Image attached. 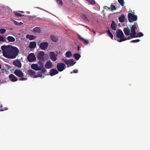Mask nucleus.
I'll use <instances>...</instances> for the list:
<instances>
[{
    "label": "nucleus",
    "instance_id": "f257e3e1",
    "mask_svg": "<svg viewBox=\"0 0 150 150\" xmlns=\"http://www.w3.org/2000/svg\"><path fill=\"white\" fill-rule=\"evenodd\" d=\"M1 49L3 56L9 59L15 58L19 52L17 47L11 45L2 46Z\"/></svg>",
    "mask_w": 150,
    "mask_h": 150
},
{
    "label": "nucleus",
    "instance_id": "f03ea898",
    "mask_svg": "<svg viewBox=\"0 0 150 150\" xmlns=\"http://www.w3.org/2000/svg\"><path fill=\"white\" fill-rule=\"evenodd\" d=\"M40 66H38L37 64H33L31 66V68L35 70H41V72L42 73H44L46 71V69L44 68V64H38Z\"/></svg>",
    "mask_w": 150,
    "mask_h": 150
},
{
    "label": "nucleus",
    "instance_id": "7ed1b4c3",
    "mask_svg": "<svg viewBox=\"0 0 150 150\" xmlns=\"http://www.w3.org/2000/svg\"><path fill=\"white\" fill-rule=\"evenodd\" d=\"M44 55L45 53L43 51H40L38 53L37 55V57L39 61L38 62V64H44V62L45 61Z\"/></svg>",
    "mask_w": 150,
    "mask_h": 150
},
{
    "label": "nucleus",
    "instance_id": "20e7f679",
    "mask_svg": "<svg viewBox=\"0 0 150 150\" xmlns=\"http://www.w3.org/2000/svg\"><path fill=\"white\" fill-rule=\"evenodd\" d=\"M116 35L117 37L120 39L119 40H118L119 42H121L127 40L124 37V34L122 31L120 30H118V31L116 32Z\"/></svg>",
    "mask_w": 150,
    "mask_h": 150
},
{
    "label": "nucleus",
    "instance_id": "39448f33",
    "mask_svg": "<svg viewBox=\"0 0 150 150\" xmlns=\"http://www.w3.org/2000/svg\"><path fill=\"white\" fill-rule=\"evenodd\" d=\"M137 23H135L131 27H131V33L130 34V36L132 38H134V35H136L137 33L136 32V30H137Z\"/></svg>",
    "mask_w": 150,
    "mask_h": 150
},
{
    "label": "nucleus",
    "instance_id": "423d86ee",
    "mask_svg": "<svg viewBox=\"0 0 150 150\" xmlns=\"http://www.w3.org/2000/svg\"><path fill=\"white\" fill-rule=\"evenodd\" d=\"M128 18L129 21L130 23L135 21L137 19V16L131 13H129L128 14Z\"/></svg>",
    "mask_w": 150,
    "mask_h": 150
},
{
    "label": "nucleus",
    "instance_id": "0eeeda50",
    "mask_svg": "<svg viewBox=\"0 0 150 150\" xmlns=\"http://www.w3.org/2000/svg\"><path fill=\"white\" fill-rule=\"evenodd\" d=\"M65 64L67 65V67H69L71 66H73L76 63L74 62L73 59H70L68 60L67 59L63 60Z\"/></svg>",
    "mask_w": 150,
    "mask_h": 150
},
{
    "label": "nucleus",
    "instance_id": "6e6552de",
    "mask_svg": "<svg viewBox=\"0 0 150 150\" xmlns=\"http://www.w3.org/2000/svg\"><path fill=\"white\" fill-rule=\"evenodd\" d=\"M57 69L59 72H62L65 68V64L62 62H59L57 64Z\"/></svg>",
    "mask_w": 150,
    "mask_h": 150
},
{
    "label": "nucleus",
    "instance_id": "1a4fd4ad",
    "mask_svg": "<svg viewBox=\"0 0 150 150\" xmlns=\"http://www.w3.org/2000/svg\"><path fill=\"white\" fill-rule=\"evenodd\" d=\"M28 73L29 75L31 76L33 78H37L39 77H41L42 75L40 74H38L37 75H35V72L32 69H29L28 71Z\"/></svg>",
    "mask_w": 150,
    "mask_h": 150
},
{
    "label": "nucleus",
    "instance_id": "9d476101",
    "mask_svg": "<svg viewBox=\"0 0 150 150\" xmlns=\"http://www.w3.org/2000/svg\"><path fill=\"white\" fill-rule=\"evenodd\" d=\"M27 59L30 62H34L36 60V58L33 53L30 54L27 57Z\"/></svg>",
    "mask_w": 150,
    "mask_h": 150
},
{
    "label": "nucleus",
    "instance_id": "9b49d317",
    "mask_svg": "<svg viewBox=\"0 0 150 150\" xmlns=\"http://www.w3.org/2000/svg\"><path fill=\"white\" fill-rule=\"evenodd\" d=\"M14 73L19 77H23L24 76V74L20 70L16 69L14 72Z\"/></svg>",
    "mask_w": 150,
    "mask_h": 150
},
{
    "label": "nucleus",
    "instance_id": "f8f14e48",
    "mask_svg": "<svg viewBox=\"0 0 150 150\" xmlns=\"http://www.w3.org/2000/svg\"><path fill=\"white\" fill-rule=\"evenodd\" d=\"M50 56L53 62H54L57 60V57L58 55L55 54L54 52H50Z\"/></svg>",
    "mask_w": 150,
    "mask_h": 150
},
{
    "label": "nucleus",
    "instance_id": "ddd939ff",
    "mask_svg": "<svg viewBox=\"0 0 150 150\" xmlns=\"http://www.w3.org/2000/svg\"><path fill=\"white\" fill-rule=\"evenodd\" d=\"M59 72L56 69L53 68L50 70V75L51 76H53L57 74Z\"/></svg>",
    "mask_w": 150,
    "mask_h": 150
},
{
    "label": "nucleus",
    "instance_id": "4468645a",
    "mask_svg": "<svg viewBox=\"0 0 150 150\" xmlns=\"http://www.w3.org/2000/svg\"><path fill=\"white\" fill-rule=\"evenodd\" d=\"M40 48L42 50H45L47 47V42H42L40 44Z\"/></svg>",
    "mask_w": 150,
    "mask_h": 150
},
{
    "label": "nucleus",
    "instance_id": "2eb2a0df",
    "mask_svg": "<svg viewBox=\"0 0 150 150\" xmlns=\"http://www.w3.org/2000/svg\"><path fill=\"white\" fill-rule=\"evenodd\" d=\"M9 78L11 81L13 82H15L18 80L17 78L13 74H11L9 76Z\"/></svg>",
    "mask_w": 150,
    "mask_h": 150
},
{
    "label": "nucleus",
    "instance_id": "dca6fc26",
    "mask_svg": "<svg viewBox=\"0 0 150 150\" xmlns=\"http://www.w3.org/2000/svg\"><path fill=\"white\" fill-rule=\"evenodd\" d=\"M13 64L16 67L21 68L22 66L21 62L18 60L15 61L13 62Z\"/></svg>",
    "mask_w": 150,
    "mask_h": 150
},
{
    "label": "nucleus",
    "instance_id": "f3484780",
    "mask_svg": "<svg viewBox=\"0 0 150 150\" xmlns=\"http://www.w3.org/2000/svg\"><path fill=\"white\" fill-rule=\"evenodd\" d=\"M36 46V43L35 42H30L29 47L30 49H33L35 48Z\"/></svg>",
    "mask_w": 150,
    "mask_h": 150
},
{
    "label": "nucleus",
    "instance_id": "a211bd4d",
    "mask_svg": "<svg viewBox=\"0 0 150 150\" xmlns=\"http://www.w3.org/2000/svg\"><path fill=\"white\" fill-rule=\"evenodd\" d=\"M32 31L35 33H40L41 30L39 27H37L34 28L32 30Z\"/></svg>",
    "mask_w": 150,
    "mask_h": 150
},
{
    "label": "nucleus",
    "instance_id": "6ab92c4d",
    "mask_svg": "<svg viewBox=\"0 0 150 150\" xmlns=\"http://www.w3.org/2000/svg\"><path fill=\"white\" fill-rule=\"evenodd\" d=\"M125 19V17L124 14H122L118 18L120 22L124 23Z\"/></svg>",
    "mask_w": 150,
    "mask_h": 150
},
{
    "label": "nucleus",
    "instance_id": "aec40b11",
    "mask_svg": "<svg viewBox=\"0 0 150 150\" xmlns=\"http://www.w3.org/2000/svg\"><path fill=\"white\" fill-rule=\"evenodd\" d=\"M6 39L9 42H14L15 41V38L11 36H8Z\"/></svg>",
    "mask_w": 150,
    "mask_h": 150
},
{
    "label": "nucleus",
    "instance_id": "412c9836",
    "mask_svg": "<svg viewBox=\"0 0 150 150\" xmlns=\"http://www.w3.org/2000/svg\"><path fill=\"white\" fill-rule=\"evenodd\" d=\"M123 31L125 35H130V30L129 29V28L127 27V28H125L124 29Z\"/></svg>",
    "mask_w": 150,
    "mask_h": 150
},
{
    "label": "nucleus",
    "instance_id": "4be33fe9",
    "mask_svg": "<svg viewBox=\"0 0 150 150\" xmlns=\"http://www.w3.org/2000/svg\"><path fill=\"white\" fill-rule=\"evenodd\" d=\"M50 39L53 41L56 42L58 41V37L55 36H54V35H51L50 36Z\"/></svg>",
    "mask_w": 150,
    "mask_h": 150
},
{
    "label": "nucleus",
    "instance_id": "5701e85b",
    "mask_svg": "<svg viewBox=\"0 0 150 150\" xmlns=\"http://www.w3.org/2000/svg\"><path fill=\"white\" fill-rule=\"evenodd\" d=\"M13 13L15 16L17 17H21L23 16L25 17L24 15L21 14L17 12L14 11L13 12Z\"/></svg>",
    "mask_w": 150,
    "mask_h": 150
},
{
    "label": "nucleus",
    "instance_id": "b1692460",
    "mask_svg": "<svg viewBox=\"0 0 150 150\" xmlns=\"http://www.w3.org/2000/svg\"><path fill=\"white\" fill-rule=\"evenodd\" d=\"M27 38H29L30 40H34L35 38V37L32 35H27L26 36Z\"/></svg>",
    "mask_w": 150,
    "mask_h": 150
},
{
    "label": "nucleus",
    "instance_id": "393cba45",
    "mask_svg": "<svg viewBox=\"0 0 150 150\" xmlns=\"http://www.w3.org/2000/svg\"><path fill=\"white\" fill-rule=\"evenodd\" d=\"M53 67L52 63L50 61H47V69H51Z\"/></svg>",
    "mask_w": 150,
    "mask_h": 150
},
{
    "label": "nucleus",
    "instance_id": "a878e982",
    "mask_svg": "<svg viewBox=\"0 0 150 150\" xmlns=\"http://www.w3.org/2000/svg\"><path fill=\"white\" fill-rule=\"evenodd\" d=\"M116 25L115 23L114 22V21H112L111 25V28L112 29L114 30H116Z\"/></svg>",
    "mask_w": 150,
    "mask_h": 150
},
{
    "label": "nucleus",
    "instance_id": "bb28decb",
    "mask_svg": "<svg viewBox=\"0 0 150 150\" xmlns=\"http://www.w3.org/2000/svg\"><path fill=\"white\" fill-rule=\"evenodd\" d=\"M78 37L80 40L83 41L86 44H88L89 43V42L88 40L84 39L81 37L79 35L78 36Z\"/></svg>",
    "mask_w": 150,
    "mask_h": 150
},
{
    "label": "nucleus",
    "instance_id": "cd10ccee",
    "mask_svg": "<svg viewBox=\"0 0 150 150\" xmlns=\"http://www.w3.org/2000/svg\"><path fill=\"white\" fill-rule=\"evenodd\" d=\"M74 57L76 59L78 60L81 57V55L80 54L78 53H75L73 55Z\"/></svg>",
    "mask_w": 150,
    "mask_h": 150
},
{
    "label": "nucleus",
    "instance_id": "c85d7f7f",
    "mask_svg": "<svg viewBox=\"0 0 150 150\" xmlns=\"http://www.w3.org/2000/svg\"><path fill=\"white\" fill-rule=\"evenodd\" d=\"M65 56L67 58H70L72 56V54L70 51H68L66 53Z\"/></svg>",
    "mask_w": 150,
    "mask_h": 150
},
{
    "label": "nucleus",
    "instance_id": "c756f323",
    "mask_svg": "<svg viewBox=\"0 0 150 150\" xmlns=\"http://www.w3.org/2000/svg\"><path fill=\"white\" fill-rule=\"evenodd\" d=\"M81 18L85 21H87L88 22H89V20L88 19L87 17L86 16L85 14H82L81 16Z\"/></svg>",
    "mask_w": 150,
    "mask_h": 150
},
{
    "label": "nucleus",
    "instance_id": "7c9ffc66",
    "mask_svg": "<svg viewBox=\"0 0 150 150\" xmlns=\"http://www.w3.org/2000/svg\"><path fill=\"white\" fill-rule=\"evenodd\" d=\"M137 35H134V38L142 37L144 35V34L140 32L137 33Z\"/></svg>",
    "mask_w": 150,
    "mask_h": 150
},
{
    "label": "nucleus",
    "instance_id": "2f4dec72",
    "mask_svg": "<svg viewBox=\"0 0 150 150\" xmlns=\"http://www.w3.org/2000/svg\"><path fill=\"white\" fill-rule=\"evenodd\" d=\"M13 22L16 25L20 26V25H22L23 24V23L21 22L20 23H19L18 22H17L16 21H15V20H13Z\"/></svg>",
    "mask_w": 150,
    "mask_h": 150
},
{
    "label": "nucleus",
    "instance_id": "473e14b6",
    "mask_svg": "<svg viewBox=\"0 0 150 150\" xmlns=\"http://www.w3.org/2000/svg\"><path fill=\"white\" fill-rule=\"evenodd\" d=\"M118 1L120 4L122 6H123L125 4L124 0H118Z\"/></svg>",
    "mask_w": 150,
    "mask_h": 150
},
{
    "label": "nucleus",
    "instance_id": "72a5a7b5",
    "mask_svg": "<svg viewBox=\"0 0 150 150\" xmlns=\"http://www.w3.org/2000/svg\"><path fill=\"white\" fill-rule=\"evenodd\" d=\"M8 108H2V104L0 105V111H2L5 110H7Z\"/></svg>",
    "mask_w": 150,
    "mask_h": 150
},
{
    "label": "nucleus",
    "instance_id": "f704fd0d",
    "mask_svg": "<svg viewBox=\"0 0 150 150\" xmlns=\"http://www.w3.org/2000/svg\"><path fill=\"white\" fill-rule=\"evenodd\" d=\"M56 1L59 6H62L63 5V2L62 0H57Z\"/></svg>",
    "mask_w": 150,
    "mask_h": 150
},
{
    "label": "nucleus",
    "instance_id": "c9c22d12",
    "mask_svg": "<svg viewBox=\"0 0 150 150\" xmlns=\"http://www.w3.org/2000/svg\"><path fill=\"white\" fill-rule=\"evenodd\" d=\"M86 1H88L91 4L94 5L96 4L94 0H86Z\"/></svg>",
    "mask_w": 150,
    "mask_h": 150
},
{
    "label": "nucleus",
    "instance_id": "e433bc0d",
    "mask_svg": "<svg viewBox=\"0 0 150 150\" xmlns=\"http://www.w3.org/2000/svg\"><path fill=\"white\" fill-rule=\"evenodd\" d=\"M117 8L114 5L111 4V10L113 11V10H117Z\"/></svg>",
    "mask_w": 150,
    "mask_h": 150
},
{
    "label": "nucleus",
    "instance_id": "4c0bfd02",
    "mask_svg": "<svg viewBox=\"0 0 150 150\" xmlns=\"http://www.w3.org/2000/svg\"><path fill=\"white\" fill-rule=\"evenodd\" d=\"M6 30L4 28L0 29V33L1 34H4L5 33Z\"/></svg>",
    "mask_w": 150,
    "mask_h": 150
},
{
    "label": "nucleus",
    "instance_id": "58836bf2",
    "mask_svg": "<svg viewBox=\"0 0 150 150\" xmlns=\"http://www.w3.org/2000/svg\"><path fill=\"white\" fill-rule=\"evenodd\" d=\"M6 40L5 39V38L0 36V41L3 42H4L6 41Z\"/></svg>",
    "mask_w": 150,
    "mask_h": 150
},
{
    "label": "nucleus",
    "instance_id": "ea45409f",
    "mask_svg": "<svg viewBox=\"0 0 150 150\" xmlns=\"http://www.w3.org/2000/svg\"><path fill=\"white\" fill-rule=\"evenodd\" d=\"M108 35L110 36V37L111 38V39H113V35L111 32L110 33H109L108 34Z\"/></svg>",
    "mask_w": 150,
    "mask_h": 150
},
{
    "label": "nucleus",
    "instance_id": "a19ab883",
    "mask_svg": "<svg viewBox=\"0 0 150 150\" xmlns=\"http://www.w3.org/2000/svg\"><path fill=\"white\" fill-rule=\"evenodd\" d=\"M140 40L139 39H137L135 40H132L131 41V42H138Z\"/></svg>",
    "mask_w": 150,
    "mask_h": 150
},
{
    "label": "nucleus",
    "instance_id": "79ce46f5",
    "mask_svg": "<svg viewBox=\"0 0 150 150\" xmlns=\"http://www.w3.org/2000/svg\"><path fill=\"white\" fill-rule=\"evenodd\" d=\"M21 78H20L19 80L20 81H23L26 80L27 79L26 78H24L23 77H21Z\"/></svg>",
    "mask_w": 150,
    "mask_h": 150
},
{
    "label": "nucleus",
    "instance_id": "37998d69",
    "mask_svg": "<svg viewBox=\"0 0 150 150\" xmlns=\"http://www.w3.org/2000/svg\"><path fill=\"white\" fill-rule=\"evenodd\" d=\"M78 72V69H75L73 70V73H77Z\"/></svg>",
    "mask_w": 150,
    "mask_h": 150
},
{
    "label": "nucleus",
    "instance_id": "c03bdc74",
    "mask_svg": "<svg viewBox=\"0 0 150 150\" xmlns=\"http://www.w3.org/2000/svg\"><path fill=\"white\" fill-rule=\"evenodd\" d=\"M80 47H79V46H78L77 47V50H78V51H79V50H80Z\"/></svg>",
    "mask_w": 150,
    "mask_h": 150
},
{
    "label": "nucleus",
    "instance_id": "a18cd8bd",
    "mask_svg": "<svg viewBox=\"0 0 150 150\" xmlns=\"http://www.w3.org/2000/svg\"><path fill=\"white\" fill-rule=\"evenodd\" d=\"M107 33H108H108H110L111 32H110V30H108L107 31Z\"/></svg>",
    "mask_w": 150,
    "mask_h": 150
},
{
    "label": "nucleus",
    "instance_id": "49530a36",
    "mask_svg": "<svg viewBox=\"0 0 150 150\" xmlns=\"http://www.w3.org/2000/svg\"><path fill=\"white\" fill-rule=\"evenodd\" d=\"M132 38V37H131L130 36V37H129L127 39V40H129V39H131Z\"/></svg>",
    "mask_w": 150,
    "mask_h": 150
},
{
    "label": "nucleus",
    "instance_id": "de8ad7c7",
    "mask_svg": "<svg viewBox=\"0 0 150 150\" xmlns=\"http://www.w3.org/2000/svg\"><path fill=\"white\" fill-rule=\"evenodd\" d=\"M92 31L93 32V33H94V34H96V33L95 31L94 30H93Z\"/></svg>",
    "mask_w": 150,
    "mask_h": 150
},
{
    "label": "nucleus",
    "instance_id": "09e8293b",
    "mask_svg": "<svg viewBox=\"0 0 150 150\" xmlns=\"http://www.w3.org/2000/svg\"><path fill=\"white\" fill-rule=\"evenodd\" d=\"M45 67L47 68V62L45 64Z\"/></svg>",
    "mask_w": 150,
    "mask_h": 150
},
{
    "label": "nucleus",
    "instance_id": "8fccbe9b",
    "mask_svg": "<svg viewBox=\"0 0 150 150\" xmlns=\"http://www.w3.org/2000/svg\"><path fill=\"white\" fill-rule=\"evenodd\" d=\"M108 9L111 10V6L110 7H108Z\"/></svg>",
    "mask_w": 150,
    "mask_h": 150
},
{
    "label": "nucleus",
    "instance_id": "3c124183",
    "mask_svg": "<svg viewBox=\"0 0 150 150\" xmlns=\"http://www.w3.org/2000/svg\"><path fill=\"white\" fill-rule=\"evenodd\" d=\"M21 12L22 13H24V12L23 11H21Z\"/></svg>",
    "mask_w": 150,
    "mask_h": 150
},
{
    "label": "nucleus",
    "instance_id": "603ef678",
    "mask_svg": "<svg viewBox=\"0 0 150 150\" xmlns=\"http://www.w3.org/2000/svg\"><path fill=\"white\" fill-rule=\"evenodd\" d=\"M1 65L0 64V69H1Z\"/></svg>",
    "mask_w": 150,
    "mask_h": 150
},
{
    "label": "nucleus",
    "instance_id": "864d4df0",
    "mask_svg": "<svg viewBox=\"0 0 150 150\" xmlns=\"http://www.w3.org/2000/svg\"><path fill=\"white\" fill-rule=\"evenodd\" d=\"M48 43H47V47L48 46Z\"/></svg>",
    "mask_w": 150,
    "mask_h": 150
},
{
    "label": "nucleus",
    "instance_id": "5fc2aeb1",
    "mask_svg": "<svg viewBox=\"0 0 150 150\" xmlns=\"http://www.w3.org/2000/svg\"><path fill=\"white\" fill-rule=\"evenodd\" d=\"M132 13H133V14H134V12H132Z\"/></svg>",
    "mask_w": 150,
    "mask_h": 150
}]
</instances>
